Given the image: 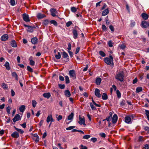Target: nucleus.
<instances>
[{"mask_svg": "<svg viewBox=\"0 0 149 149\" xmlns=\"http://www.w3.org/2000/svg\"><path fill=\"white\" fill-rule=\"evenodd\" d=\"M102 98L103 100H107L108 99V96L107 94L105 93H103L102 96Z\"/></svg>", "mask_w": 149, "mask_h": 149, "instance_id": "31", "label": "nucleus"}, {"mask_svg": "<svg viewBox=\"0 0 149 149\" xmlns=\"http://www.w3.org/2000/svg\"><path fill=\"white\" fill-rule=\"evenodd\" d=\"M27 68V70L31 72H33V69L31 67H30V66H28Z\"/></svg>", "mask_w": 149, "mask_h": 149, "instance_id": "45", "label": "nucleus"}, {"mask_svg": "<svg viewBox=\"0 0 149 149\" xmlns=\"http://www.w3.org/2000/svg\"><path fill=\"white\" fill-rule=\"evenodd\" d=\"M109 27L112 32L114 31V28L113 26L112 25H110Z\"/></svg>", "mask_w": 149, "mask_h": 149, "instance_id": "54", "label": "nucleus"}, {"mask_svg": "<svg viewBox=\"0 0 149 149\" xmlns=\"http://www.w3.org/2000/svg\"><path fill=\"white\" fill-rule=\"evenodd\" d=\"M11 136L13 138H17L19 137L18 133L17 132H14L11 135Z\"/></svg>", "mask_w": 149, "mask_h": 149, "instance_id": "17", "label": "nucleus"}, {"mask_svg": "<svg viewBox=\"0 0 149 149\" xmlns=\"http://www.w3.org/2000/svg\"><path fill=\"white\" fill-rule=\"evenodd\" d=\"M102 28L103 31H105L107 30V28L104 24L102 25Z\"/></svg>", "mask_w": 149, "mask_h": 149, "instance_id": "52", "label": "nucleus"}, {"mask_svg": "<svg viewBox=\"0 0 149 149\" xmlns=\"http://www.w3.org/2000/svg\"><path fill=\"white\" fill-rule=\"evenodd\" d=\"M51 15L53 17H55L56 16V14L57 13V12L55 8H51L50 10Z\"/></svg>", "mask_w": 149, "mask_h": 149, "instance_id": "9", "label": "nucleus"}, {"mask_svg": "<svg viewBox=\"0 0 149 149\" xmlns=\"http://www.w3.org/2000/svg\"><path fill=\"white\" fill-rule=\"evenodd\" d=\"M58 86L61 89H64L65 87V86L64 84H59Z\"/></svg>", "mask_w": 149, "mask_h": 149, "instance_id": "58", "label": "nucleus"}, {"mask_svg": "<svg viewBox=\"0 0 149 149\" xmlns=\"http://www.w3.org/2000/svg\"><path fill=\"white\" fill-rule=\"evenodd\" d=\"M118 116L117 114H114L112 119V122L113 123H116L118 120Z\"/></svg>", "mask_w": 149, "mask_h": 149, "instance_id": "12", "label": "nucleus"}, {"mask_svg": "<svg viewBox=\"0 0 149 149\" xmlns=\"http://www.w3.org/2000/svg\"><path fill=\"white\" fill-rule=\"evenodd\" d=\"M37 102L36 101L34 100H33L32 101V105L33 107H35L36 105Z\"/></svg>", "mask_w": 149, "mask_h": 149, "instance_id": "42", "label": "nucleus"}, {"mask_svg": "<svg viewBox=\"0 0 149 149\" xmlns=\"http://www.w3.org/2000/svg\"><path fill=\"white\" fill-rule=\"evenodd\" d=\"M65 82L66 84H68L70 83V80L68 76H65Z\"/></svg>", "mask_w": 149, "mask_h": 149, "instance_id": "41", "label": "nucleus"}, {"mask_svg": "<svg viewBox=\"0 0 149 149\" xmlns=\"http://www.w3.org/2000/svg\"><path fill=\"white\" fill-rule=\"evenodd\" d=\"M100 54L102 57H104L106 56V54L103 52L100 51L99 52Z\"/></svg>", "mask_w": 149, "mask_h": 149, "instance_id": "39", "label": "nucleus"}, {"mask_svg": "<svg viewBox=\"0 0 149 149\" xmlns=\"http://www.w3.org/2000/svg\"><path fill=\"white\" fill-rule=\"evenodd\" d=\"M73 37L75 39H76L77 38L78 33L76 30L74 29L73 31Z\"/></svg>", "mask_w": 149, "mask_h": 149, "instance_id": "20", "label": "nucleus"}, {"mask_svg": "<svg viewBox=\"0 0 149 149\" xmlns=\"http://www.w3.org/2000/svg\"><path fill=\"white\" fill-rule=\"evenodd\" d=\"M109 13V9L108 8L104 10L102 12V15L104 16L107 15Z\"/></svg>", "mask_w": 149, "mask_h": 149, "instance_id": "18", "label": "nucleus"}, {"mask_svg": "<svg viewBox=\"0 0 149 149\" xmlns=\"http://www.w3.org/2000/svg\"><path fill=\"white\" fill-rule=\"evenodd\" d=\"M14 127L15 130H16L18 132H19L20 133L22 134L24 133V131L23 130L19 129L17 128L16 127H15V126Z\"/></svg>", "mask_w": 149, "mask_h": 149, "instance_id": "35", "label": "nucleus"}, {"mask_svg": "<svg viewBox=\"0 0 149 149\" xmlns=\"http://www.w3.org/2000/svg\"><path fill=\"white\" fill-rule=\"evenodd\" d=\"M125 122L127 123L130 124L132 123L131 118L129 116H127L125 117Z\"/></svg>", "mask_w": 149, "mask_h": 149, "instance_id": "11", "label": "nucleus"}, {"mask_svg": "<svg viewBox=\"0 0 149 149\" xmlns=\"http://www.w3.org/2000/svg\"><path fill=\"white\" fill-rule=\"evenodd\" d=\"M146 114L147 116L148 120H149V111L146 110H145Z\"/></svg>", "mask_w": 149, "mask_h": 149, "instance_id": "46", "label": "nucleus"}, {"mask_svg": "<svg viewBox=\"0 0 149 149\" xmlns=\"http://www.w3.org/2000/svg\"><path fill=\"white\" fill-rule=\"evenodd\" d=\"M43 95L44 97L47 99H49L51 96L50 94L49 93H44Z\"/></svg>", "mask_w": 149, "mask_h": 149, "instance_id": "26", "label": "nucleus"}, {"mask_svg": "<svg viewBox=\"0 0 149 149\" xmlns=\"http://www.w3.org/2000/svg\"><path fill=\"white\" fill-rule=\"evenodd\" d=\"M104 61L105 63L108 65L111 64L113 65V57L111 54L109 55L108 57H106L104 58Z\"/></svg>", "mask_w": 149, "mask_h": 149, "instance_id": "1", "label": "nucleus"}, {"mask_svg": "<svg viewBox=\"0 0 149 149\" xmlns=\"http://www.w3.org/2000/svg\"><path fill=\"white\" fill-rule=\"evenodd\" d=\"M25 109V106L24 105L21 106L19 108L20 111L22 112H23L24 111Z\"/></svg>", "mask_w": 149, "mask_h": 149, "instance_id": "29", "label": "nucleus"}, {"mask_svg": "<svg viewBox=\"0 0 149 149\" xmlns=\"http://www.w3.org/2000/svg\"><path fill=\"white\" fill-rule=\"evenodd\" d=\"M79 120L78 123L81 125H83L86 126V125L85 123V119L83 116H79Z\"/></svg>", "mask_w": 149, "mask_h": 149, "instance_id": "5", "label": "nucleus"}, {"mask_svg": "<svg viewBox=\"0 0 149 149\" xmlns=\"http://www.w3.org/2000/svg\"><path fill=\"white\" fill-rule=\"evenodd\" d=\"M10 3L11 5L12 6H14L15 5V0H10Z\"/></svg>", "mask_w": 149, "mask_h": 149, "instance_id": "55", "label": "nucleus"}, {"mask_svg": "<svg viewBox=\"0 0 149 149\" xmlns=\"http://www.w3.org/2000/svg\"><path fill=\"white\" fill-rule=\"evenodd\" d=\"M101 79L100 77H97L95 80V83L97 85H99L100 84Z\"/></svg>", "mask_w": 149, "mask_h": 149, "instance_id": "24", "label": "nucleus"}, {"mask_svg": "<svg viewBox=\"0 0 149 149\" xmlns=\"http://www.w3.org/2000/svg\"><path fill=\"white\" fill-rule=\"evenodd\" d=\"M33 140L35 141L36 143H38L39 141V137L35 138H33Z\"/></svg>", "mask_w": 149, "mask_h": 149, "instance_id": "49", "label": "nucleus"}, {"mask_svg": "<svg viewBox=\"0 0 149 149\" xmlns=\"http://www.w3.org/2000/svg\"><path fill=\"white\" fill-rule=\"evenodd\" d=\"M90 107L93 110H96V108L95 107L92 103L90 104Z\"/></svg>", "mask_w": 149, "mask_h": 149, "instance_id": "51", "label": "nucleus"}, {"mask_svg": "<svg viewBox=\"0 0 149 149\" xmlns=\"http://www.w3.org/2000/svg\"><path fill=\"white\" fill-rule=\"evenodd\" d=\"M78 8H76L74 7H72L71 8V11L73 13H75L77 11Z\"/></svg>", "mask_w": 149, "mask_h": 149, "instance_id": "38", "label": "nucleus"}, {"mask_svg": "<svg viewBox=\"0 0 149 149\" xmlns=\"http://www.w3.org/2000/svg\"><path fill=\"white\" fill-rule=\"evenodd\" d=\"M75 127V126H70L68 127L67 128H66V130H71L72 129L74 128Z\"/></svg>", "mask_w": 149, "mask_h": 149, "instance_id": "48", "label": "nucleus"}, {"mask_svg": "<svg viewBox=\"0 0 149 149\" xmlns=\"http://www.w3.org/2000/svg\"><path fill=\"white\" fill-rule=\"evenodd\" d=\"M124 77V74L123 72L118 73L115 77V78L116 79L121 82L123 81Z\"/></svg>", "mask_w": 149, "mask_h": 149, "instance_id": "2", "label": "nucleus"}, {"mask_svg": "<svg viewBox=\"0 0 149 149\" xmlns=\"http://www.w3.org/2000/svg\"><path fill=\"white\" fill-rule=\"evenodd\" d=\"M143 137L142 136H140L139 137V141H143L144 140L143 139Z\"/></svg>", "mask_w": 149, "mask_h": 149, "instance_id": "62", "label": "nucleus"}, {"mask_svg": "<svg viewBox=\"0 0 149 149\" xmlns=\"http://www.w3.org/2000/svg\"><path fill=\"white\" fill-rule=\"evenodd\" d=\"M90 137L91 136L90 135H86L84 136L83 137V139H87L90 138Z\"/></svg>", "mask_w": 149, "mask_h": 149, "instance_id": "43", "label": "nucleus"}, {"mask_svg": "<svg viewBox=\"0 0 149 149\" xmlns=\"http://www.w3.org/2000/svg\"><path fill=\"white\" fill-rule=\"evenodd\" d=\"M135 23L134 22L132 21L131 22V24H130L131 26H132V27L134 26V25H135Z\"/></svg>", "mask_w": 149, "mask_h": 149, "instance_id": "63", "label": "nucleus"}, {"mask_svg": "<svg viewBox=\"0 0 149 149\" xmlns=\"http://www.w3.org/2000/svg\"><path fill=\"white\" fill-rule=\"evenodd\" d=\"M72 24V22L71 21H69L66 24V26L68 27L71 24Z\"/></svg>", "mask_w": 149, "mask_h": 149, "instance_id": "57", "label": "nucleus"}, {"mask_svg": "<svg viewBox=\"0 0 149 149\" xmlns=\"http://www.w3.org/2000/svg\"><path fill=\"white\" fill-rule=\"evenodd\" d=\"M143 90L142 88L141 87H139L136 88V92L139 93V92L142 91Z\"/></svg>", "mask_w": 149, "mask_h": 149, "instance_id": "32", "label": "nucleus"}, {"mask_svg": "<svg viewBox=\"0 0 149 149\" xmlns=\"http://www.w3.org/2000/svg\"><path fill=\"white\" fill-rule=\"evenodd\" d=\"M2 87L4 89H7L8 88V87L7 84H5L4 83H2L1 85Z\"/></svg>", "mask_w": 149, "mask_h": 149, "instance_id": "36", "label": "nucleus"}, {"mask_svg": "<svg viewBox=\"0 0 149 149\" xmlns=\"http://www.w3.org/2000/svg\"><path fill=\"white\" fill-rule=\"evenodd\" d=\"M10 92H11V96H14L15 94V92L14 91L13 89L11 90Z\"/></svg>", "mask_w": 149, "mask_h": 149, "instance_id": "61", "label": "nucleus"}, {"mask_svg": "<svg viewBox=\"0 0 149 149\" xmlns=\"http://www.w3.org/2000/svg\"><path fill=\"white\" fill-rule=\"evenodd\" d=\"M51 24H53L54 25L56 26L57 25V22L55 20H51L50 22Z\"/></svg>", "mask_w": 149, "mask_h": 149, "instance_id": "40", "label": "nucleus"}, {"mask_svg": "<svg viewBox=\"0 0 149 149\" xmlns=\"http://www.w3.org/2000/svg\"><path fill=\"white\" fill-rule=\"evenodd\" d=\"M125 100H122L120 103V104L121 106H124L125 104Z\"/></svg>", "mask_w": 149, "mask_h": 149, "instance_id": "64", "label": "nucleus"}, {"mask_svg": "<svg viewBox=\"0 0 149 149\" xmlns=\"http://www.w3.org/2000/svg\"><path fill=\"white\" fill-rule=\"evenodd\" d=\"M11 46L13 47H16L17 46L16 42L14 40H12L10 42Z\"/></svg>", "mask_w": 149, "mask_h": 149, "instance_id": "15", "label": "nucleus"}, {"mask_svg": "<svg viewBox=\"0 0 149 149\" xmlns=\"http://www.w3.org/2000/svg\"><path fill=\"white\" fill-rule=\"evenodd\" d=\"M31 43L34 45L36 44L38 42V39L36 37L32 38L31 40Z\"/></svg>", "mask_w": 149, "mask_h": 149, "instance_id": "16", "label": "nucleus"}, {"mask_svg": "<svg viewBox=\"0 0 149 149\" xmlns=\"http://www.w3.org/2000/svg\"><path fill=\"white\" fill-rule=\"evenodd\" d=\"M62 54L63 56V57L64 58H67L68 60V61L69 56L67 53L65 52H63L62 53Z\"/></svg>", "mask_w": 149, "mask_h": 149, "instance_id": "23", "label": "nucleus"}, {"mask_svg": "<svg viewBox=\"0 0 149 149\" xmlns=\"http://www.w3.org/2000/svg\"><path fill=\"white\" fill-rule=\"evenodd\" d=\"M46 17L45 15L44 14H41L39 13L37 14V17L38 19H42Z\"/></svg>", "mask_w": 149, "mask_h": 149, "instance_id": "21", "label": "nucleus"}, {"mask_svg": "<svg viewBox=\"0 0 149 149\" xmlns=\"http://www.w3.org/2000/svg\"><path fill=\"white\" fill-rule=\"evenodd\" d=\"M54 121V120L53 119L52 115H50L47 116L46 120V122L47 123H49V122H52Z\"/></svg>", "mask_w": 149, "mask_h": 149, "instance_id": "7", "label": "nucleus"}, {"mask_svg": "<svg viewBox=\"0 0 149 149\" xmlns=\"http://www.w3.org/2000/svg\"><path fill=\"white\" fill-rule=\"evenodd\" d=\"M32 58V57H30L29 58L30 61L29 64L30 65L33 66L35 65V63L31 59Z\"/></svg>", "mask_w": 149, "mask_h": 149, "instance_id": "33", "label": "nucleus"}, {"mask_svg": "<svg viewBox=\"0 0 149 149\" xmlns=\"http://www.w3.org/2000/svg\"><path fill=\"white\" fill-rule=\"evenodd\" d=\"M64 93L65 96L66 97H69L71 96V93L69 90H65Z\"/></svg>", "mask_w": 149, "mask_h": 149, "instance_id": "19", "label": "nucleus"}, {"mask_svg": "<svg viewBox=\"0 0 149 149\" xmlns=\"http://www.w3.org/2000/svg\"><path fill=\"white\" fill-rule=\"evenodd\" d=\"M69 74L70 78L73 79H75L76 78V75L75 71L74 70H71L69 71Z\"/></svg>", "mask_w": 149, "mask_h": 149, "instance_id": "4", "label": "nucleus"}, {"mask_svg": "<svg viewBox=\"0 0 149 149\" xmlns=\"http://www.w3.org/2000/svg\"><path fill=\"white\" fill-rule=\"evenodd\" d=\"M95 94L96 96L98 98H100L101 97V95L100 93V91L98 88H96L95 91Z\"/></svg>", "mask_w": 149, "mask_h": 149, "instance_id": "10", "label": "nucleus"}, {"mask_svg": "<svg viewBox=\"0 0 149 149\" xmlns=\"http://www.w3.org/2000/svg\"><path fill=\"white\" fill-rule=\"evenodd\" d=\"M116 93L118 98H119L121 97V94L120 92L118 90L116 91Z\"/></svg>", "mask_w": 149, "mask_h": 149, "instance_id": "37", "label": "nucleus"}, {"mask_svg": "<svg viewBox=\"0 0 149 149\" xmlns=\"http://www.w3.org/2000/svg\"><path fill=\"white\" fill-rule=\"evenodd\" d=\"M55 58L58 59H60L61 58V54L59 52H58L57 54L55 55Z\"/></svg>", "mask_w": 149, "mask_h": 149, "instance_id": "34", "label": "nucleus"}, {"mask_svg": "<svg viewBox=\"0 0 149 149\" xmlns=\"http://www.w3.org/2000/svg\"><path fill=\"white\" fill-rule=\"evenodd\" d=\"M101 121H99L98 122V123L97 125V127L99 128H103L104 127L102 126L101 125Z\"/></svg>", "mask_w": 149, "mask_h": 149, "instance_id": "30", "label": "nucleus"}, {"mask_svg": "<svg viewBox=\"0 0 149 149\" xmlns=\"http://www.w3.org/2000/svg\"><path fill=\"white\" fill-rule=\"evenodd\" d=\"M97 138L95 137H93L91 139V141L93 143H95L97 141Z\"/></svg>", "mask_w": 149, "mask_h": 149, "instance_id": "53", "label": "nucleus"}, {"mask_svg": "<svg viewBox=\"0 0 149 149\" xmlns=\"http://www.w3.org/2000/svg\"><path fill=\"white\" fill-rule=\"evenodd\" d=\"M23 18V20L26 22H29L30 19L28 15L24 13L22 15Z\"/></svg>", "mask_w": 149, "mask_h": 149, "instance_id": "6", "label": "nucleus"}, {"mask_svg": "<svg viewBox=\"0 0 149 149\" xmlns=\"http://www.w3.org/2000/svg\"><path fill=\"white\" fill-rule=\"evenodd\" d=\"M11 109V108L10 106H8L6 108L8 114H10V110Z\"/></svg>", "mask_w": 149, "mask_h": 149, "instance_id": "44", "label": "nucleus"}, {"mask_svg": "<svg viewBox=\"0 0 149 149\" xmlns=\"http://www.w3.org/2000/svg\"><path fill=\"white\" fill-rule=\"evenodd\" d=\"M100 136L102 137L105 138L106 137V134L104 133H101L99 134Z\"/></svg>", "mask_w": 149, "mask_h": 149, "instance_id": "50", "label": "nucleus"}, {"mask_svg": "<svg viewBox=\"0 0 149 149\" xmlns=\"http://www.w3.org/2000/svg\"><path fill=\"white\" fill-rule=\"evenodd\" d=\"M8 38V36L7 34H5L1 36V40L3 41L6 40Z\"/></svg>", "mask_w": 149, "mask_h": 149, "instance_id": "14", "label": "nucleus"}, {"mask_svg": "<svg viewBox=\"0 0 149 149\" xmlns=\"http://www.w3.org/2000/svg\"><path fill=\"white\" fill-rule=\"evenodd\" d=\"M74 116V113H71V114L69 115L67 119L65 120L66 123L67 124H69L70 123L73 119Z\"/></svg>", "mask_w": 149, "mask_h": 149, "instance_id": "3", "label": "nucleus"}, {"mask_svg": "<svg viewBox=\"0 0 149 149\" xmlns=\"http://www.w3.org/2000/svg\"><path fill=\"white\" fill-rule=\"evenodd\" d=\"M12 75L13 77H15V79L17 80H18V76L16 73L15 72H13L12 73Z\"/></svg>", "mask_w": 149, "mask_h": 149, "instance_id": "28", "label": "nucleus"}, {"mask_svg": "<svg viewBox=\"0 0 149 149\" xmlns=\"http://www.w3.org/2000/svg\"><path fill=\"white\" fill-rule=\"evenodd\" d=\"M126 47V46L124 44H122V45H120V48L122 49H124Z\"/></svg>", "mask_w": 149, "mask_h": 149, "instance_id": "59", "label": "nucleus"}, {"mask_svg": "<svg viewBox=\"0 0 149 149\" xmlns=\"http://www.w3.org/2000/svg\"><path fill=\"white\" fill-rule=\"evenodd\" d=\"M33 28L31 26H28V28L27 31L28 32H30L32 33L33 32Z\"/></svg>", "mask_w": 149, "mask_h": 149, "instance_id": "27", "label": "nucleus"}, {"mask_svg": "<svg viewBox=\"0 0 149 149\" xmlns=\"http://www.w3.org/2000/svg\"><path fill=\"white\" fill-rule=\"evenodd\" d=\"M4 66L6 67L7 70H10V67L9 63L7 61L5 62Z\"/></svg>", "mask_w": 149, "mask_h": 149, "instance_id": "25", "label": "nucleus"}, {"mask_svg": "<svg viewBox=\"0 0 149 149\" xmlns=\"http://www.w3.org/2000/svg\"><path fill=\"white\" fill-rule=\"evenodd\" d=\"M141 16L143 19L145 20L147 19L148 17L147 14L144 13L142 14Z\"/></svg>", "mask_w": 149, "mask_h": 149, "instance_id": "22", "label": "nucleus"}, {"mask_svg": "<svg viewBox=\"0 0 149 149\" xmlns=\"http://www.w3.org/2000/svg\"><path fill=\"white\" fill-rule=\"evenodd\" d=\"M141 26L143 28H146L148 26V23L145 21L142 22Z\"/></svg>", "mask_w": 149, "mask_h": 149, "instance_id": "13", "label": "nucleus"}, {"mask_svg": "<svg viewBox=\"0 0 149 149\" xmlns=\"http://www.w3.org/2000/svg\"><path fill=\"white\" fill-rule=\"evenodd\" d=\"M21 119L20 116L18 114H16L13 119V122L15 123L17 121H19Z\"/></svg>", "mask_w": 149, "mask_h": 149, "instance_id": "8", "label": "nucleus"}, {"mask_svg": "<svg viewBox=\"0 0 149 149\" xmlns=\"http://www.w3.org/2000/svg\"><path fill=\"white\" fill-rule=\"evenodd\" d=\"M108 44L109 46V47H111L113 46V43L112 42L111 40H109L108 42Z\"/></svg>", "mask_w": 149, "mask_h": 149, "instance_id": "47", "label": "nucleus"}, {"mask_svg": "<svg viewBox=\"0 0 149 149\" xmlns=\"http://www.w3.org/2000/svg\"><path fill=\"white\" fill-rule=\"evenodd\" d=\"M49 20H48L46 19V20H45L44 21V22H43V23L44 25H46L48 24V23H49Z\"/></svg>", "mask_w": 149, "mask_h": 149, "instance_id": "60", "label": "nucleus"}, {"mask_svg": "<svg viewBox=\"0 0 149 149\" xmlns=\"http://www.w3.org/2000/svg\"><path fill=\"white\" fill-rule=\"evenodd\" d=\"M79 148L80 149H87V148L86 146H84L82 145H81L80 146Z\"/></svg>", "mask_w": 149, "mask_h": 149, "instance_id": "56", "label": "nucleus"}]
</instances>
